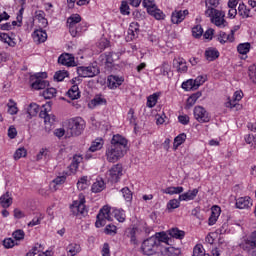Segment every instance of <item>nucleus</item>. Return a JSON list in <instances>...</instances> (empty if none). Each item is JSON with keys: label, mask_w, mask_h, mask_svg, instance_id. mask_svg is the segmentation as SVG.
<instances>
[{"label": "nucleus", "mask_w": 256, "mask_h": 256, "mask_svg": "<svg viewBox=\"0 0 256 256\" xmlns=\"http://www.w3.org/2000/svg\"><path fill=\"white\" fill-rule=\"evenodd\" d=\"M43 110L40 111L39 117L41 119H44V123H49L50 125H53L55 123V115L49 114L51 111V102H47L43 106Z\"/></svg>", "instance_id": "nucleus-11"}, {"label": "nucleus", "mask_w": 256, "mask_h": 256, "mask_svg": "<svg viewBox=\"0 0 256 256\" xmlns=\"http://www.w3.org/2000/svg\"><path fill=\"white\" fill-rule=\"evenodd\" d=\"M182 89L185 91H196L195 82L193 79L187 80L182 83Z\"/></svg>", "instance_id": "nucleus-43"}, {"label": "nucleus", "mask_w": 256, "mask_h": 256, "mask_svg": "<svg viewBox=\"0 0 256 256\" xmlns=\"http://www.w3.org/2000/svg\"><path fill=\"white\" fill-rule=\"evenodd\" d=\"M241 99H243V92L236 91L233 96V102H227L226 107H230V109L237 107V101H241Z\"/></svg>", "instance_id": "nucleus-33"}, {"label": "nucleus", "mask_w": 256, "mask_h": 256, "mask_svg": "<svg viewBox=\"0 0 256 256\" xmlns=\"http://www.w3.org/2000/svg\"><path fill=\"white\" fill-rule=\"evenodd\" d=\"M127 139L119 134L112 137L111 143L106 147V160L108 163H117L127 153Z\"/></svg>", "instance_id": "nucleus-1"}, {"label": "nucleus", "mask_w": 256, "mask_h": 256, "mask_svg": "<svg viewBox=\"0 0 256 256\" xmlns=\"http://www.w3.org/2000/svg\"><path fill=\"white\" fill-rule=\"evenodd\" d=\"M0 205L3 209H8L10 205H13V197L11 196V193L6 192L0 197Z\"/></svg>", "instance_id": "nucleus-21"}, {"label": "nucleus", "mask_w": 256, "mask_h": 256, "mask_svg": "<svg viewBox=\"0 0 256 256\" xmlns=\"http://www.w3.org/2000/svg\"><path fill=\"white\" fill-rule=\"evenodd\" d=\"M193 81H194L195 88L199 89V87H201V85H203V83L207 81V76H203V75L197 76Z\"/></svg>", "instance_id": "nucleus-54"}, {"label": "nucleus", "mask_w": 256, "mask_h": 256, "mask_svg": "<svg viewBox=\"0 0 256 256\" xmlns=\"http://www.w3.org/2000/svg\"><path fill=\"white\" fill-rule=\"evenodd\" d=\"M123 175V166L121 164H116L111 167V169L107 172L108 180L111 183H118Z\"/></svg>", "instance_id": "nucleus-9"}, {"label": "nucleus", "mask_w": 256, "mask_h": 256, "mask_svg": "<svg viewBox=\"0 0 256 256\" xmlns=\"http://www.w3.org/2000/svg\"><path fill=\"white\" fill-rule=\"evenodd\" d=\"M153 237H156V239H158L159 245H161V243L169 242V236L165 232H157Z\"/></svg>", "instance_id": "nucleus-46"}, {"label": "nucleus", "mask_w": 256, "mask_h": 256, "mask_svg": "<svg viewBox=\"0 0 256 256\" xmlns=\"http://www.w3.org/2000/svg\"><path fill=\"white\" fill-rule=\"evenodd\" d=\"M44 99H53L55 95H57V89L55 88H47L42 92Z\"/></svg>", "instance_id": "nucleus-45"}, {"label": "nucleus", "mask_w": 256, "mask_h": 256, "mask_svg": "<svg viewBox=\"0 0 256 256\" xmlns=\"http://www.w3.org/2000/svg\"><path fill=\"white\" fill-rule=\"evenodd\" d=\"M8 137L9 139H15L17 137V128L15 126H10L8 128Z\"/></svg>", "instance_id": "nucleus-63"}, {"label": "nucleus", "mask_w": 256, "mask_h": 256, "mask_svg": "<svg viewBox=\"0 0 256 256\" xmlns=\"http://www.w3.org/2000/svg\"><path fill=\"white\" fill-rule=\"evenodd\" d=\"M155 73L156 75L169 77V73H171V65L168 62H163L160 67L155 68Z\"/></svg>", "instance_id": "nucleus-17"}, {"label": "nucleus", "mask_w": 256, "mask_h": 256, "mask_svg": "<svg viewBox=\"0 0 256 256\" xmlns=\"http://www.w3.org/2000/svg\"><path fill=\"white\" fill-rule=\"evenodd\" d=\"M205 58L207 61H215L216 59H219V50L217 48L206 49Z\"/></svg>", "instance_id": "nucleus-23"}, {"label": "nucleus", "mask_w": 256, "mask_h": 256, "mask_svg": "<svg viewBox=\"0 0 256 256\" xmlns=\"http://www.w3.org/2000/svg\"><path fill=\"white\" fill-rule=\"evenodd\" d=\"M248 71H249L248 75L250 80L256 83V64L250 66Z\"/></svg>", "instance_id": "nucleus-59"}, {"label": "nucleus", "mask_w": 256, "mask_h": 256, "mask_svg": "<svg viewBox=\"0 0 256 256\" xmlns=\"http://www.w3.org/2000/svg\"><path fill=\"white\" fill-rule=\"evenodd\" d=\"M121 192H122V195H123L125 201H128V202L132 201L133 193H131V190H129L128 187L122 188Z\"/></svg>", "instance_id": "nucleus-53"}, {"label": "nucleus", "mask_w": 256, "mask_h": 256, "mask_svg": "<svg viewBox=\"0 0 256 256\" xmlns=\"http://www.w3.org/2000/svg\"><path fill=\"white\" fill-rule=\"evenodd\" d=\"M186 139H187V135L185 133H182V134L178 135L177 137H175L174 143H173L174 151H177V149H179L180 145H183V143H185Z\"/></svg>", "instance_id": "nucleus-32"}, {"label": "nucleus", "mask_w": 256, "mask_h": 256, "mask_svg": "<svg viewBox=\"0 0 256 256\" xmlns=\"http://www.w3.org/2000/svg\"><path fill=\"white\" fill-rule=\"evenodd\" d=\"M65 181H67L66 176L56 177L50 184L52 191H57V189H59V185H63V183H65Z\"/></svg>", "instance_id": "nucleus-28"}, {"label": "nucleus", "mask_w": 256, "mask_h": 256, "mask_svg": "<svg viewBox=\"0 0 256 256\" xmlns=\"http://www.w3.org/2000/svg\"><path fill=\"white\" fill-rule=\"evenodd\" d=\"M66 77H69V72L65 70H59L54 74V81H64Z\"/></svg>", "instance_id": "nucleus-44"}, {"label": "nucleus", "mask_w": 256, "mask_h": 256, "mask_svg": "<svg viewBox=\"0 0 256 256\" xmlns=\"http://www.w3.org/2000/svg\"><path fill=\"white\" fill-rule=\"evenodd\" d=\"M137 230L135 228H132L129 231L128 237L130 238V242L132 245H137Z\"/></svg>", "instance_id": "nucleus-57"}, {"label": "nucleus", "mask_w": 256, "mask_h": 256, "mask_svg": "<svg viewBox=\"0 0 256 256\" xmlns=\"http://www.w3.org/2000/svg\"><path fill=\"white\" fill-rule=\"evenodd\" d=\"M85 131V120L81 117L68 120L66 137H79Z\"/></svg>", "instance_id": "nucleus-2"}, {"label": "nucleus", "mask_w": 256, "mask_h": 256, "mask_svg": "<svg viewBox=\"0 0 256 256\" xmlns=\"http://www.w3.org/2000/svg\"><path fill=\"white\" fill-rule=\"evenodd\" d=\"M194 117L198 123H209L211 121V115L203 106H196L194 108Z\"/></svg>", "instance_id": "nucleus-10"}, {"label": "nucleus", "mask_w": 256, "mask_h": 256, "mask_svg": "<svg viewBox=\"0 0 256 256\" xmlns=\"http://www.w3.org/2000/svg\"><path fill=\"white\" fill-rule=\"evenodd\" d=\"M0 41H2V43H6L9 47H15V41H13L7 33H0Z\"/></svg>", "instance_id": "nucleus-42"}, {"label": "nucleus", "mask_w": 256, "mask_h": 256, "mask_svg": "<svg viewBox=\"0 0 256 256\" xmlns=\"http://www.w3.org/2000/svg\"><path fill=\"white\" fill-rule=\"evenodd\" d=\"M91 104L94 107H97L99 105H107V100L101 96H96L92 101Z\"/></svg>", "instance_id": "nucleus-50"}, {"label": "nucleus", "mask_w": 256, "mask_h": 256, "mask_svg": "<svg viewBox=\"0 0 256 256\" xmlns=\"http://www.w3.org/2000/svg\"><path fill=\"white\" fill-rule=\"evenodd\" d=\"M251 50V44L249 42L239 44L237 47V51L240 55H247Z\"/></svg>", "instance_id": "nucleus-37"}, {"label": "nucleus", "mask_w": 256, "mask_h": 256, "mask_svg": "<svg viewBox=\"0 0 256 256\" xmlns=\"http://www.w3.org/2000/svg\"><path fill=\"white\" fill-rule=\"evenodd\" d=\"M181 206V200L177 199H172L167 203V210L171 211L173 209H179V207Z\"/></svg>", "instance_id": "nucleus-47"}, {"label": "nucleus", "mask_w": 256, "mask_h": 256, "mask_svg": "<svg viewBox=\"0 0 256 256\" xmlns=\"http://www.w3.org/2000/svg\"><path fill=\"white\" fill-rule=\"evenodd\" d=\"M183 191H185V189L182 186H170L166 189H163L162 193H165L166 195H180V193H183Z\"/></svg>", "instance_id": "nucleus-25"}, {"label": "nucleus", "mask_w": 256, "mask_h": 256, "mask_svg": "<svg viewBox=\"0 0 256 256\" xmlns=\"http://www.w3.org/2000/svg\"><path fill=\"white\" fill-rule=\"evenodd\" d=\"M206 9H217L219 7V0H206Z\"/></svg>", "instance_id": "nucleus-56"}, {"label": "nucleus", "mask_w": 256, "mask_h": 256, "mask_svg": "<svg viewBox=\"0 0 256 256\" xmlns=\"http://www.w3.org/2000/svg\"><path fill=\"white\" fill-rule=\"evenodd\" d=\"M108 83V87H110V89H117V87H120V85L123 84V78L111 75L108 77Z\"/></svg>", "instance_id": "nucleus-22"}, {"label": "nucleus", "mask_w": 256, "mask_h": 256, "mask_svg": "<svg viewBox=\"0 0 256 256\" xmlns=\"http://www.w3.org/2000/svg\"><path fill=\"white\" fill-rule=\"evenodd\" d=\"M187 15H189V10H175L171 14V21L174 25H179L185 21Z\"/></svg>", "instance_id": "nucleus-13"}, {"label": "nucleus", "mask_w": 256, "mask_h": 256, "mask_svg": "<svg viewBox=\"0 0 256 256\" xmlns=\"http://www.w3.org/2000/svg\"><path fill=\"white\" fill-rule=\"evenodd\" d=\"M157 99H159V96L157 94H152L147 98V107L150 109H153L155 105H157Z\"/></svg>", "instance_id": "nucleus-49"}, {"label": "nucleus", "mask_w": 256, "mask_h": 256, "mask_svg": "<svg viewBox=\"0 0 256 256\" xmlns=\"http://www.w3.org/2000/svg\"><path fill=\"white\" fill-rule=\"evenodd\" d=\"M105 189V181L103 179L97 180L92 185V193H101Z\"/></svg>", "instance_id": "nucleus-35"}, {"label": "nucleus", "mask_w": 256, "mask_h": 256, "mask_svg": "<svg viewBox=\"0 0 256 256\" xmlns=\"http://www.w3.org/2000/svg\"><path fill=\"white\" fill-rule=\"evenodd\" d=\"M101 73L97 64L90 66H80L77 68V74L79 77H97Z\"/></svg>", "instance_id": "nucleus-7"}, {"label": "nucleus", "mask_w": 256, "mask_h": 256, "mask_svg": "<svg viewBox=\"0 0 256 256\" xmlns=\"http://www.w3.org/2000/svg\"><path fill=\"white\" fill-rule=\"evenodd\" d=\"M104 233L106 235H112V237L117 235V226H115L113 224L106 225V227L104 229Z\"/></svg>", "instance_id": "nucleus-48"}, {"label": "nucleus", "mask_w": 256, "mask_h": 256, "mask_svg": "<svg viewBox=\"0 0 256 256\" xmlns=\"http://www.w3.org/2000/svg\"><path fill=\"white\" fill-rule=\"evenodd\" d=\"M58 63L60 65H66V67H72L75 64V57L72 54L64 53L59 56Z\"/></svg>", "instance_id": "nucleus-16"}, {"label": "nucleus", "mask_w": 256, "mask_h": 256, "mask_svg": "<svg viewBox=\"0 0 256 256\" xmlns=\"http://www.w3.org/2000/svg\"><path fill=\"white\" fill-rule=\"evenodd\" d=\"M217 39L221 45H225V43H233L235 41V30H231L230 34L220 31Z\"/></svg>", "instance_id": "nucleus-15"}, {"label": "nucleus", "mask_w": 256, "mask_h": 256, "mask_svg": "<svg viewBox=\"0 0 256 256\" xmlns=\"http://www.w3.org/2000/svg\"><path fill=\"white\" fill-rule=\"evenodd\" d=\"M193 256H205V252L203 251V248H201V245H196L194 247Z\"/></svg>", "instance_id": "nucleus-64"}, {"label": "nucleus", "mask_w": 256, "mask_h": 256, "mask_svg": "<svg viewBox=\"0 0 256 256\" xmlns=\"http://www.w3.org/2000/svg\"><path fill=\"white\" fill-rule=\"evenodd\" d=\"M174 65H176L178 73H187L188 68L185 59L180 58L178 60H174Z\"/></svg>", "instance_id": "nucleus-31"}, {"label": "nucleus", "mask_w": 256, "mask_h": 256, "mask_svg": "<svg viewBox=\"0 0 256 256\" xmlns=\"http://www.w3.org/2000/svg\"><path fill=\"white\" fill-rule=\"evenodd\" d=\"M169 256H179L181 255V249L175 247H168L167 248Z\"/></svg>", "instance_id": "nucleus-61"}, {"label": "nucleus", "mask_w": 256, "mask_h": 256, "mask_svg": "<svg viewBox=\"0 0 256 256\" xmlns=\"http://www.w3.org/2000/svg\"><path fill=\"white\" fill-rule=\"evenodd\" d=\"M43 79H47V74L45 72H40L35 74L34 76H31L32 89L39 91L41 89H45L46 87H49V82Z\"/></svg>", "instance_id": "nucleus-6"}, {"label": "nucleus", "mask_w": 256, "mask_h": 256, "mask_svg": "<svg viewBox=\"0 0 256 256\" xmlns=\"http://www.w3.org/2000/svg\"><path fill=\"white\" fill-rule=\"evenodd\" d=\"M42 219L43 216L41 214L39 216H36L32 221L28 223V227H35V225H41Z\"/></svg>", "instance_id": "nucleus-62"}, {"label": "nucleus", "mask_w": 256, "mask_h": 256, "mask_svg": "<svg viewBox=\"0 0 256 256\" xmlns=\"http://www.w3.org/2000/svg\"><path fill=\"white\" fill-rule=\"evenodd\" d=\"M66 251L68 256H75L81 251V246L79 244H69Z\"/></svg>", "instance_id": "nucleus-34"}, {"label": "nucleus", "mask_w": 256, "mask_h": 256, "mask_svg": "<svg viewBox=\"0 0 256 256\" xmlns=\"http://www.w3.org/2000/svg\"><path fill=\"white\" fill-rule=\"evenodd\" d=\"M205 16L210 18L211 23L219 29L227 27L228 23L225 20V12L218 9H206Z\"/></svg>", "instance_id": "nucleus-3"}, {"label": "nucleus", "mask_w": 256, "mask_h": 256, "mask_svg": "<svg viewBox=\"0 0 256 256\" xmlns=\"http://www.w3.org/2000/svg\"><path fill=\"white\" fill-rule=\"evenodd\" d=\"M141 249L144 255H155L159 249V239L157 237H150L142 242Z\"/></svg>", "instance_id": "nucleus-5"}, {"label": "nucleus", "mask_w": 256, "mask_h": 256, "mask_svg": "<svg viewBox=\"0 0 256 256\" xmlns=\"http://www.w3.org/2000/svg\"><path fill=\"white\" fill-rule=\"evenodd\" d=\"M240 247L243 249V251L251 253L253 249H256V242L249 240V238H245L244 241L240 244Z\"/></svg>", "instance_id": "nucleus-24"}, {"label": "nucleus", "mask_w": 256, "mask_h": 256, "mask_svg": "<svg viewBox=\"0 0 256 256\" xmlns=\"http://www.w3.org/2000/svg\"><path fill=\"white\" fill-rule=\"evenodd\" d=\"M35 43H45L47 41V32L44 30H35L32 33Z\"/></svg>", "instance_id": "nucleus-18"}, {"label": "nucleus", "mask_w": 256, "mask_h": 256, "mask_svg": "<svg viewBox=\"0 0 256 256\" xmlns=\"http://www.w3.org/2000/svg\"><path fill=\"white\" fill-rule=\"evenodd\" d=\"M120 13L122 15H130L131 12L129 11V4L127 1H122L120 6Z\"/></svg>", "instance_id": "nucleus-58"}, {"label": "nucleus", "mask_w": 256, "mask_h": 256, "mask_svg": "<svg viewBox=\"0 0 256 256\" xmlns=\"http://www.w3.org/2000/svg\"><path fill=\"white\" fill-rule=\"evenodd\" d=\"M115 219L119 221V223H125V210L123 209H114L113 211Z\"/></svg>", "instance_id": "nucleus-38"}, {"label": "nucleus", "mask_w": 256, "mask_h": 256, "mask_svg": "<svg viewBox=\"0 0 256 256\" xmlns=\"http://www.w3.org/2000/svg\"><path fill=\"white\" fill-rule=\"evenodd\" d=\"M3 245H4L5 249H11L12 247H15V245H17V243H15V240H13L12 238H6L3 241Z\"/></svg>", "instance_id": "nucleus-60"}, {"label": "nucleus", "mask_w": 256, "mask_h": 256, "mask_svg": "<svg viewBox=\"0 0 256 256\" xmlns=\"http://www.w3.org/2000/svg\"><path fill=\"white\" fill-rule=\"evenodd\" d=\"M192 35L196 39H199V37H201V35H203V27H201V25H197V26L193 27Z\"/></svg>", "instance_id": "nucleus-55"}, {"label": "nucleus", "mask_w": 256, "mask_h": 256, "mask_svg": "<svg viewBox=\"0 0 256 256\" xmlns=\"http://www.w3.org/2000/svg\"><path fill=\"white\" fill-rule=\"evenodd\" d=\"M21 157H27V150L25 148H18L14 153L15 161H19Z\"/></svg>", "instance_id": "nucleus-51"}, {"label": "nucleus", "mask_w": 256, "mask_h": 256, "mask_svg": "<svg viewBox=\"0 0 256 256\" xmlns=\"http://www.w3.org/2000/svg\"><path fill=\"white\" fill-rule=\"evenodd\" d=\"M7 107H8V113L10 115H17V113H19V108H17V103H15L13 99L9 100Z\"/></svg>", "instance_id": "nucleus-39"}, {"label": "nucleus", "mask_w": 256, "mask_h": 256, "mask_svg": "<svg viewBox=\"0 0 256 256\" xmlns=\"http://www.w3.org/2000/svg\"><path fill=\"white\" fill-rule=\"evenodd\" d=\"M70 209L72 214L76 217H79V215H85L87 213V210L85 209V199H82L79 202H74Z\"/></svg>", "instance_id": "nucleus-12"}, {"label": "nucleus", "mask_w": 256, "mask_h": 256, "mask_svg": "<svg viewBox=\"0 0 256 256\" xmlns=\"http://www.w3.org/2000/svg\"><path fill=\"white\" fill-rule=\"evenodd\" d=\"M148 13L152 17H155L158 21H161V19H165V13H163L161 9L157 8V6L151 7Z\"/></svg>", "instance_id": "nucleus-29"}, {"label": "nucleus", "mask_w": 256, "mask_h": 256, "mask_svg": "<svg viewBox=\"0 0 256 256\" xmlns=\"http://www.w3.org/2000/svg\"><path fill=\"white\" fill-rule=\"evenodd\" d=\"M79 23H81V16L79 14H74L67 19L70 35L73 37H79L85 31V26Z\"/></svg>", "instance_id": "nucleus-4"}, {"label": "nucleus", "mask_w": 256, "mask_h": 256, "mask_svg": "<svg viewBox=\"0 0 256 256\" xmlns=\"http://www.w3.org/2000/svg\"><path fill=\"white\" fill-rule=\"evenodd\" d=\"M105 221H113V218H111V208L108 206H104L97 214L96 227L99 228L105 226Z\"/></svg>", "instance_id": "nucleus-8"}, {"label": "nucleus", "mask_w": 256, "mask_h": 256, "mask_svg": "<svg viewBox=\"0 0 256 256\" xmlns=\"http://www.w3.org/2000/svg\"><path fill=\"white\" fill-rule=\"evenodd\" d=\"M219 215H221V207L213 206L211 215L208 219V225H215V223H217V219H219Z\"/></svg>", "instance_id": "nucleus-20"}, {"label": "nucleus", "mask_w": 256, "mask_h": 256, "mask_svg": "<svg viewBox=\"0 0 256 256\" xmlns=\"http://www.w3.org/2000/svg\"><path fill=\"white\" fill-rule=\"evenodd\" d=\"M67 95L70 99L75 100L81 97V92H79V86L74 84L67 92Z\"/></svg>", "instance_id": "nucleus-26"}, {"label": "nucleus", "mask_w": 256, "mask_h": 256, "mask_svg": "<svg viewBox=\"0 0 256 256\" xmlns=\"http://www.w3.org/2000/svg\"><path fill=\"white\" fill-rule=\"evenodd\" d=\"M235 205L237 209H251L253 207V200L249 196L240 197L236 199Z\"/></svg>", "instance_id": "nucleus-14"}, {"label": "nucleus", "mask_w": 256, "mask_h": 256, "mask_svg": "<svg viewBox=\"0 0 256 256\" xmlns=\"http://www.w3.org/2000/svg\"><path fill=\"white\" fill-rule=\"evenodd\" d=\"M249 13H251V10L247 9V6H245V4H239L238 14L240 15V17H243V19H247L249 17Z\"/></svg>", "instance_id": "nucleus-41"}, {"label": "nucleus", "mask_w": 256, "mask_h": 256, "mask_svg": "<svg viewBox=\"0 0 256 256\" xmlns=\"http://www.w3.org/2000/svg\"><path fill=\"white\" fill-rule=\"evenodd\" d=\"M27 113L30 115V117H36V115L39 113V105L37 103H31L28 106Z\"/></svg>", "instance_id": "nucleus-40"}, {"label": "nucleus", "mask_w": 256, "mask_h": 256, "mask_svg": "<svg viewBox=\"0 0 256 256\" xmlns=\"http://www.w3.org/2000/svg\"><path fill=\"white\" fill-rule=\"evenodd\" d=\"M198 193L199 190L197 188L189 190L188 192L179 195V201H193Z\"/></svg>", "instance_id": "nucleus-19"}, {"label": "nucleus", "mask_w": 256, "mask_h": 256, "mask_svg": "<svg viewBox=\"0 0 256 256\" xmlns=\"http://www.w3.org/2000/svg\"><path fill=\"white\" fill-rule=\"evenodd\" d=\"M168 235L173 237V239H183L185 237V231L179 230V228H171L168 230Z\"/></svg>", "instance_id": "nucleus-30"}, {"label": "nucleus", "mask_w": 256, "mask_h": 256, "mask_svg": "<svg viewBox=\"0 0 256 256\" xmlns=\"http://www.w3.org/2000/svg\"><path fill=\"white\" fill-rule=\"evenodd\" d=\"M12 237L15 239V241H23L25 239V232L18 229L13 232Z\"/></svg>", "instance_id": "nucleus-52"}, {"label": "nucleus", "mask_w": 256, "mask_h": 256, "mask_svg": "<svg viewBox=\"0 0 256 256\" xmlns=\"http://www.w3.org/2000/svg\"><path fill=\"white\" fill-rule=\"evenodd\" d=\"M201 95H203V93H201V91H198L194 94H192L186 102V109H191V107H193V105H195V103H197V99H199L201 97Z\"/></svg>", "instance_id": "nucleus-27"}, {"label": "nucleus", "mask_w": 256, "mask_h": 256, "mask_svg": "<svg viewBox=\"0 0 256 256\" xmlns=\"http://www.w3.org/2000/svg\"><path fill=\"white\" fill-rule=\"evenodd\" d=\"M100 149H103V139L98 138L92 142L91 146L89 147V151L91 153H95V151H99Z\"/></svg>", "instance_id": "nucleus-36"}]
</instances>
